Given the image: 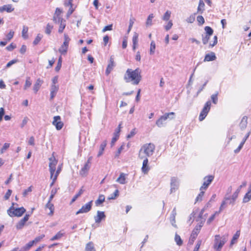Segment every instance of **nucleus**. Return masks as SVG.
<instances>
[{"instance_id": "nucleus-1", "label": "nucleus", "mask_w": 251, "mask_h": 251, "mask_svg": "<svg viewBox=\"0 0 251 251\" xmlns=\"http://www.w3.org/2000/svg\"><path fill=\"white\" fill-rule=\"evenodd\" d=\"M124 78L127 83L132 82L133 85H138L142 79L141 71L139 68L134 70L127 69Z\"/></svg>"}, {"instance_id": "nucleus-2", "label": "nucleus", "mask_w": 251, "mask_h": 251, "mask_svg": "<svg viewBox=\"0 0 251 251\" xmlns=\"http://www.w3.org/2000/svg\"><path fill=\"white\" fill-rule=\"evenodd\" d=\"M155 150V146L153 144L149 143L145 144L140 149L139 157L142 159L144 158V157L141 155V152L143 151V152L146 155V157H150L151 156Z\"/></svg>"}, {"instance_id": "nucleus-3", "label": "nucleus", "mask_w": 251, "mask_h": 251, "mask_svg": "<svg viewBox=\"0 0 251 251\" xmlns=\"http://www.w3.org/2000/svg\"><path fill=\"white\" fill-rule=\"evenodd\" d=\"M227 239L225 236L221 237L220 235H216L214 241L213 249L215 251H221Z\"/></svg>"}, {"instance_id": "nucleus-4", "label": "nucleus", "mask_w": 251, "mask_h": 251, "mask_svg": "<svg viewBox=\"0 0 251 251\" xmlns=\"http://www.w3.org/2000/svg\"><path fill=\"white\" fill-rule=\"evenodd\" d=\"M26 211L24 207L20 208H15L13 206L10 207L7 210V212L8 215L11 217H21Z\"/></svg>"}, {"instance_id": "nucleus-5", "label": "nucleus", "mask_w": 251, "mask_h": 251, "mask_svg": "<svg viewBox=\"0 0 251 251\" xmlns=\"http://www.w3.org/2000/svg\"><path fill=\"white\" fill-rule=\"evenodd\" d=\"M175 115V113L173 112L166 113L164 115L161 116L159 119H158L156 122V125L159 127H161L163 126L165 124V122L168 119H169L170 120L173 119L174 118V116Z\"/></svg>"}, {"instance_id": "nucleus-6", "label": "nucleus", "mask_w": 251, "mask_h": 251, "mask_svg": "<svg viewBox=\"0 0 251 251\" xmlns=\"http://www.w3.org/2000/svg\"><path fill=\"white\" fill-rule=\"evenodd\" d=\"M204 223V220H202L201 223H200L199 224H198L195 226V228L192 231V233L190 236V238L189 240V243L190 244H193L194 240L197 238L198 234L200 232V231L201 227L203 225Z\"/></svg>"}, {"instance_id": "nucleus-7", "label": "nucleus", "mask_w": 251, "mask_h": 251, "mask_svg": "<svg viewBox=\"0 0 251 251\" xmlns=\"http://www.w3.org/2000/svg\"><path fill=\"white\" fill-rule=\"evenodd\" d=\"M211 101L208 100L204 104V107H203L201 111L199 116V120L200 121H203L205 118L206 117L208 114L209 111L211 107Z\"/></svg>"}, {"instance_id": "nucleus-8", "label": "nucleus", "mask_w": 251, "mask_h": 251, "mask_svg": "<svg viewBox=\"0 0 251 251\" xmlns=\"http://www.w3.org/2000/svg\"><path fill=\"white\" fill-rule=\"evenodd\" d=\"M49 169L50 174V178H52L55 171L56 166L58 161L53 155L49 158Z\"/></svg>"}, {"instance_id": "nucleus-9", "label": "nucleus", "mask_w": 251, "mask_h": 251, "mask_svg": "<svg viewBox=\"0 0 251 251\" xmlns=\"http://www.w3.org/2000/svg\"><path fill=\"white\" fill-rule=\"evenodd\" d=\"M93 204V201H91L88 202L83 205L80 209H79L76 212V215L81 213H86L89 212L92 209Z\"/></svg>"}, {"instance_id": "nucleus-10", "label": "nucleus", "mask_w": 251, "mask_h": 251, "mask_svg": "<svg viewBox=\"0 0 251 251\" xmlns=\"http://www.w3.org/2000/svg\"><path fill=\"white\" fill-rule=\"evenodd\" d=\"M214 178V176L212 175H209L205 176L203 178L204 182L201 187L200 189L206 190L209 185L212 182Z\"/></svg>"}, {"instance_id": "nucleus-11", "label": "nucleus", "mask_w": 251, "mask_h": 251, "mask_svg": "<svg viewBox=\"0 0 251 251\" xmlns=\"http://www.w3.org/2000/svg\"><path fill=\"white\" fill-rule=\"evenodd\" d=\"M52 125L55 126L57 130H60L63 126V123L61 121V118L59 116H56L53 117Z\"/></svg>"}, {"instance_id": "nucleus-12", "label": "nucleus", "mask_w": 251, "mask_h": 251, "mask_svg": "<svg viewBox=\"0 0 251 251\" xmlns=\"http://www.w3.org/2000/svg\"><path fill=\"white\" fill-rule=\"evenodd\" d=\"M171 193L175 192L177 189H178L179 187V182L178 179L175 177H172L171 181Z\"/></svg>"}, {"instance_id": "nucleus-13", "label": "nucleus", "mask_w": 251, "mask_h": 251, "mask_svg": "<svg viewBox=\"0 0 251 251\" xmlns=\"http://www.w3.org/2000/svg\"><path fill=\"white\" fill-rule=\"evenodd\" d=\"M115 66V64L114 61L113 56H111L110 58L109 63L105 71L106 75H108L111 73Z\"/></svg>"}, {"instance_id": "nucleus-14", "label": "nucleus", "mask_w": 251, "mask_h": 251, "mask_svg": "<svg viewBox=\"0 0 251 251\" xmlns=\"http://www.w3.org/2000/svg\"><path fill=\"white\" fill-rule=\"evenodd\" d=\"M105 215L103 211H98L97 215L94 217V219L96 223H100L101 220L105 218Z\"/></svg>"}, {"instance_id": "nucleus-15", "label": "nucleus", "mask_w": 251, "mask_h": 251, "mask_svg": "<svg viewBox=\"0 0 251 251\" xmlns=\"http://www.w3.org/2000/svg\"><path fill=\"white\" fill-rule=\"evenodd\" d=\"M150 168L148 165V159L146 157L143 160V165L142 167V171L144 174H147Z\"/></svg>"}, {"instance_id": "nucleus-16", "label": "nucleus", "mask_w": 251, "mask_h": 251, "mask_svg": "<svg viewBox=\"0 0 251 251\" xmlns=\"http://www.w3.org/2000/svg\"><path fill=\"white\" fill-rule=\"evenodd\" d=\"M59 87L58 86L52 84L50 88V99L52 100L55 96Z\"/></svg>"}, {"instance_id": "nucleus-17", "label": "nucleus", "mask_w": 251, "mask_h": 251, "mask_svg": "<svg viewBox=\"0 0 251 251\" xmlns=\"http://www.w3.org/2000/svg\"><path fill=\"white\" fill-rule=\"evenodd\" d=\"M216 56L213 52L206 54L205 56L204 61H211L216 60Z\"/></svg>"}, {"instance_id": "nucleus-18", "label": "nucleus", "mask_w": 251, "mask_h": 251, "mask_svg": "<svg viewBox=\"0 0 251 251\" xmlns=\"http://www.w3.org/2000/svg\"><path fill=\"white\" fill-rule=\"evenodd\" d=\"M250 132H248L245 136V137L243 138L242 141L241 142L238 147L236 150H234V151L235 153H237L240 151L241 149L243 148V146L245 144V142L246 141L247 139L248 138Z\"/></svg>"}, {"instance_id": "nucleus-19", "label": "nucleus", "mask_w": 251, "mask_h": 251, "mask_svg": "<svg viewBox=\"0 0 251 251\" xmlns=\"http://www.w3.org/2000/svg\"><path fill=\"white\" fill-rule=\"evenodd\" d=\"M43 83V81L40 78L37 79L35 83L34 84L33 88L35 93H36L38 91Z\"/></svg>"}, {"instance_id": "nucleus-20", "label": "nucleus", "mask_w": 251, "mask_h": 251, "mask_svg": "<svg viewBox=\"0 0 251 251\" xmlns=\"http://www.w3.org/2000/svg\"><path fill=\"white\" fill-rule=\"evenodd\" d=\"M58 23L60 24V26L58 29L59 33H62L66 26L65 21L61 18H58Z\"/></svg>"}, {"instance_id": "nucleus-21", "label": "nucleus", "mask_w": 251, "mask_h": 251, "mask_svg": "<svg viewBox=\"0 0 251 251\" xmlns=\"http://www.w3.org/2000/svg\"><path fill=\"white\" fill-rule=\"evenodd\" d=\"M14 8H12L11 4L4 5L0 7V12H2L4 11L7 12H11L14 11Z\"/></svg>"}, {"instance_id": "nucleus-22", "label": "nucleus", "mask_w": 251, "mask_h": 251, "mask_svg": "<svg viewBox=\"0 0 251 251\" xmlns=\"http://www.w3.org/2000/svg\"><path fill=\"white\" fill-rule=\"evenodd\" d=\"M248 117L246 116H244L239 124L240 128L241 130H244L247 127V125L248 124Z\"/></svg>"}, {"instance_id": "nucleus-23", "label": "nucleus", "mask_w": 251, "mask_h": 251, "mask_svg": "<svg viewBox=\"0 0 251 251\" xmlns=\"http://www.w3.org/2000/svg\"><path fill=\"white\" fill-rule=\"evenodd\" d=\"M176 208H174L173 211H172V213L170 216V221L171 222V224L172 226L175 227H176Z\"/></svg>"}, {"instance_id": "nucleus-24", "label": "nucleus", "mask_w": 251, "mask_h": 251, "mask_svg": "<svg viewBox=\"0 0 251 251\" xmlns=\"http://www.w3.org/2000/svg\"><path fill=\"white\" fill-rule=\"evenodd\" d=\"M90 168V165H88V164H85L83 167H82L81 169L80 170V175L83 176H86Z\"/></svg>"}, {"instance_id": "nucleus-25", "label": "nucleus", "mask_w": 251, "mask_h": 251, "mask_svg": "<svg viewBox=\"0 0 251 251\" xmlns=\"http://www.w3.org/2000/svg\"><path fill=\"white\" fill-rule=\"evenodd\" d=\"M138 34L136 32H135L132 37V49L133 50H135L136 48V46L138 44Z\"/></svg>"}, {"instance_id": "nucleus-26", "label": "nucleus", "mask_w": 251, "mask_h": 251, "mask_svg": "<svg viewBox=\"0 0 251 251\" xmlns=\"http://www.w3.org/2000/svg\"><path fill=\"white\" fill-rule=\"evenodd\" d=\"M105 201V197L103 195H100L98 200L95 201V204L97 206L100 205Z\"/></svg>"}, {"instance_id": "nucleus-27", "label": "nucleus", "mask_w": 251, "mask_h": 251, "mask_svg": "<svg viewBox=\"0 0 251 251\" xmlns=\"http://www.w3.org/2000/svg\"><path fill=\"white\" fill-rule=\"evenodd\" d=\"M240 235V232L239 230L236 231L235 234L233 235L232 239L230 242V247H231L233 245H234L236 240L238 239Z\"/></svg>"}, {"instance_id": "nucleus-28", "label": "nucleus", "mask_w": 251, "mask_h": 251, "mask_svg": "<svg viewBox=\"0 0 251 251\" xmlns=\"http://www.w3.org/2000/svg\"><path fill=\"white\" fill-rule=\"evenodd\" d=\"M65 234L64 232H62V230L58 232L56 235L53 236L51 239V241L57 240L62 238Z\"/></svg>"}, {"instance_id": "nucleus-29", "label": "nucleus", "mask_w": 251, "mask_h": 251, "mask_svg": "<svg viewBox=\"0 0 251 251\" xmlns=\"http://www.w3.org/2000/svg\"><path fill=\"white\" fill-rule=\"evenodd\" d=\"M204 3L202 0H200L199 6L198 7V13L202 14L204 10Z\"/></svg>"}, {"instance_id": "nucleus-30", "label": "nucleus", "mask_w": 251, "mask_h": 251, "mask_svg": "<svg viewBox=\"0 0 251 251\" xmlns=\"http://www.w3.org/2000/svg\"><path fill=\"white\" fill-rule=\"evenodd\" d=\"M28 30V27L25 25H24L22 31V35L23 38L25 39H27L28 37V35L27 34Z\"/></svg>"}, {"instance_id": "nucleus-31", "label": "nucleus", "mask_w": 251, "mask_h": 251, "mask_svg": "<svg viewBox=\"0 0 251 251\" xmlns=\"http://www.w3.org/2000/svg\"><path fill=\"white\" fill-rule=\"evenodd\" d=\"M46 208H49L50 210V213H49V215H52L54 212V205L52 203L50 202V201H48L46 205Z\"/></svg>"}, {"instance_id": "nucleus-32", "label": "nucleus", "mask_w": 251, "mask_h": 251, "mask_svg": "<svg viewBox=\"0 0 251 251\" xmlns=\"http://www.w3.org/2000/svg\"><path fill=\"white\" fill-rule=\"evenodd\" d=\"M125 175L124 173H121L119 177L117 178L116 181L120 184H124L126 183Z\"/></svg>"}, {"instance_id": "nucleus-33", "label": "nucleus", "mask_w": 251, "mask_h": 251, "mask_svg": "<svg viewBox=\"0 0 251 251\" xmlns=\"http://www.w3.org/2000/svg\"><path fill=\"white\" fill-rule=\"evenodd\" d=\"M85 251H96L92 242H90L87 244L85 247Z\"/></svg>"}, {"instance_id": "nucleus-34", "label": "nucleus", "mask_w": 251, "mask_h": 251, "mask_svg": "<svg viewBox=\"0 0 251 251\" xmlns=\"http://www.w3.org/2000/svg\"><path fill=\"white\" fill-rule=\"evenodd\" d=\"M251 200V192L248 191L244 196L243 202L246 203L249 201Z\"/></svg>"}, {"instance_id": "nucleus-35", "label": "nucleus", "mask_w": 251, "mask_h": 251, "mask_svg": "<svg viewBox=\"0 0 251 251\" xmlns=\"http://www.w3.org/2000/svg\"><path fill=\"white\" fill-rule=\"evenodd\" d=\"M204 208H202L199 215V217H198V219L197 220V221H199V219H200V223L201 222L202 220H204V221H205V217L206 216V215H207V214H205L203 216V214L204 212Z\"/></svg>"}, {"instance_id": "nucleus-36", "label": "nucleus", "mask_w": 251, "mask_h": 251, "mask_svg": "<svg viewBox=\"0 0 251 251\" xmlns=\"http://www.w3.org/2000/svg\"><path fill=\"white\" fill-rule=\"evenodd\" d=\"M119 191L118 189L116 190L115 192L110 195L109 197L108 198V200H115L116 198L119 196Z\"/></svg>"}, {"instance_id": "nucleus-37", "label": "nucleus", "mask_w": 251, "mask_h": 251, "mask_svg": "<svg viewBox=\"0 0 251 251\" xmlns=\"http://www.w3.org/2000/svg\"><path fill=\"white\" fill-rule=\"evenodd\" d=\"M175 240L178 246H180L182 245V240H181L180 236L176 233L175 235Z\"/></svg>"}, {"instance_id": "nucleus-38", "label": "nucleus", "mask_w": 251, "mask_h": 251, "mask_svg": "<svg viewBox=\"0 0 251 251\" xmlns=\"http://www.w3.org/2000/svg\"><path fill=\"white\" fill-rule=\"evenodd\" d=\"M153 17L154 16L153 14H151L149 15L146 23L147 26H151L152 25V19Z\"/></svg>"}, {"instance_id": "nucleus-39", "label": "nucleus", "mask_w": 251, "mask_h": 251, "mask_svg": "<svg viewBox=\"0 0 251 251\" xmlns=\"http://www.w3.org/2000/svg\"><path fill=\"white\" fill-rule=\"evenodd\" d=\"M64 41L63 42V44L62 45H64V46L67 47L68 48L69 44L70 41V38L68 36V35L66 34H64Z\"/></svg>"}, {"instance_id": "nucleus-40", "label": "nucleus", "mask_w": 251, "mask_h": 251, "mask_svg": "<svg viewBox=\"0 0 251 251\" xmlns=\"http://www.w3.org/2000/svg\"><path fill=\"white\" fill-rule=\"evenodd\" d=\"M25 222L21 219L16 226V228L17 229H21L23 228L25 225Z\"/></svg>"}, {"instance_id": "nucleus-41", "label": "nucleus", "mask_w": 251, "mask_h": 251, "mask_svg": "<svg viewBox=\"0 0 251 251\" xmlns=\"http://www.w3.org/2000/svg\"><path fill=\"white\" fill-rule=\"evenodd\" d=\"M204 30L205 31L206 34L207 35L211 36L213 33V29L208 26H206L204 27Z\"/></svg>"}, {"instance_id": "nucleus-42", "label": "nucleus", "mask_w": 251, "mask_h": 251, "mask_svg": "<svg viewBox=\"0 0 251 251\" xmlns=\"http://www.w3.org/2000/svg\"><path fill=\"white\" fill-rule=\"evenodd\" d=\"M83 190L81 188L79 191V192L76 194L74 196V197L73 198L72 201H71V202L73 203L74 202H75L76 200L79 197L81 196V195L83 193Z\"/></svg>"}, {"instance_id": "nucleus-43", "label": "nucleus", "mask_w": 251, "mask_h": 251, "mask_svg": "<svg viewBox=\"0 0 251 251\" xmlns=\"http://www.w3.org/2000/svg\"><path fill=\"white\" fill-rule=\"evenodd\" d=\"M171 12L170 11L167 10L165 14H164L162 19L164 21H168L171 17Z\"/></svg>"}, {"instance_id": "nucleus-44", "label": "nucleus", "mask_w": 251, "mask_h": 251, "mask_svg": "<svg viewBox=\"0 0 251 251\" xmlns=\"http://www.w3.org/2000/svg\"><path fill=\"white\" fill-rule=\"evenodd\" d=\"M200 193H199V194L198 195V196L197 197L196 199V201H202V197L204 195V191L205 190H201V189H200Z\"/></svg>"}, {"instance_id": "nucleus-45", "label": "nucleus", "mask_w": 251, "mask_h": 251, "mask_svg": "<svg viewBox=\"0 0 251 251\" xmlns=\"http://www.w3.org/2000/svg\"><path fill=\"white\" fill-rule=\"evenodd\" d=\"M31 84L32 83H31V82L30 81V78L29 77H26V79L25 80V83L24 85V89L26 90L28 88L30 87V86L31 85Z\"/></svg>"}, {"instance_id": "nucleus-46", "label": "nucleus", "mask_w": 251, "mask_h": 251, "mask_svg": "<svg viewBox=\"0 0 251 251\" xmlns=\"http://www.w3.org/2000/svg\"><path fill=\"white\" fill-rule=\"evenodd\" d=\"M42 37H43L42 35H41L40 34H38L37 35L35 39H34V40L33 41V45H37L39 43V42L41 41Z\"/></svg>"}, {"instance_id": "nucleus-47", "label": "nucleus", "mask_w": 251, "mask_h": 251, "mask_svg": "<svg viewBox=\"0 0 251 251\" xmlns=\"http://www.w3.org/2000/svg\"><path fill=\"white\" fill-rule=\"evenodd\" d=\"M62 66V57L60 56L58 60L57 65L55 68V70L56 72H58L61 67Z\"/></svg>"}, {"instance_id": "nucleus-48", "label": "nucleus", "mask_w": 251, "mask_h": 251, "mask_svg": "<svg viewBox=\"0 0 251 251\" xmlns=\"http://www.w3.org/2000/svg\"><path fill=\"white\" fill-rule=\"evenodd\" d=\"M68 48L67 47L64 46V45H62L60 48L59 49V51L62 54H65L66 53Z\"/></svg>"}, {"instance_id": "nucleus-49", "label": "nucleus", "mask_w": 251, "mask_h": 251, "mask_svg": "<svg viewBox=\"0 0 251 251\" xmlns=\"http://www.w3.org/2000/svg\"><path fill=\"white\" fill-rule=\"evenodd\" d=\"M52 28L53 26L50 25V24H48L45 29V33L48 35H50Z\"/></svg>"}, {"instance_id": "nucleus-50", "label": "nucleus", "mask_w": 251, "mask_h": 251, "mask_svg": "<svg viewBox=\"0 0 251 251\" xmlns=\"http://www.w3.org/2000/svg\"><path fill=\"white\" fill-rule=\"evenodd\" d=\"M218 92H217L215 94L211 95V98L212 100V102L214 104H217L218 102Z\"/></svg>"}, {"instance_id": "nucleus-51", "label": "nucleus", "mask_w": 251, "mask_h": 251, "mask_svg": "<svg viewBox=\"0 0 251 251\" xmlns=\"http://www.w3.org/2000/svg\"><path fill=\"white\" fill-rule=\"evenodd\" d=\"M155 49V42L152 41L151 42V47H150V53L151 54H153L154 53Z\"/></svg>"}, {"instance_id": "nucleus-52", "label": "nucleus", "mask_w": 251, "mask_h": 251, "mask_svg": "<svg viewBox=\"0 0 251 251\" xmlns=\"http://www.w3.org/2000/svg\"><path fill=\"white\" fill-rule=\"evenodd\" d=\"M196 14V13H194V14L190 15L186 19V22L188 23H193L195 21Z\"/></svg>"}, {"instance_id": "nucleus-53", "label": "nucleus", "mask_w": 251, "mask_h": 251, "mask_svg": "<svg viewBox=\"0 0 251 251\" xmlns=\"http://www.w3.org/2000/svg\"><path fill=\"white\" fill-rule=\"evenodd\" d=\"M197 22L199 23V25H201L204 23V18L201 15L198 16L197 17Z\"/></svg>"}, {"instance_id": "nucleus-54", "label": "nucleus", "mask_w": 251, "mask_h": 251, "mask_svg": "<svg viewBox=\"0 0 251 251\" xmlns=\"http://www.w3.org/2000/svg\"><path fill=\"white\" fill-rule=\"evenodd\" d=\"M210 37V36L207 35H205V36L202 35V41L204 45H206L208 43Z\"/></svg>"}, {"instance_id": "nucleus-55", "label": "nucleus", "mask_w": 251, "mask_h": 251, "mask_svg": "<svg viewBox=\"0 0 251 251\" xmlns=\"http://www.w3.org/2000/svg\"><path fill=\"white\" fill-rule=\"evenodd\" d=\"M9 146H10L9 143H4L2 148L0 150V153L1 154L3 153L4 151L5 150H6L8 148H9Z\"/></svg>"}, {"instance_id": "nucleus-56", "label": "nucleus", "mask_w": 251, "mask_h": 251, "mask_svg": "<svg viewBox=\"0 0 251 251\" xmlns=\"http://www.w3.org/2000/svg\"><path fill=\"white\" fill-rule=\"evenodd\" d=\"M18 62V59H13L7 63V64H6V68H9L12 65Z\"/></svg>"}, {"instance_id": "nucleus-57", "label": "nucleus", "mask_w": 251, "mask_h": 251, "mask_svg": "<svg viewBox=\"0 0 251 251\" xmlns=\"http://www.w3.org/2000/svg\"><path fill=\"white\" fill-rule=\"evenodd\" d=\"M32 191V186L29 187L27 189L25 190L23 193V197H26L29 192Z\"/></svg>"}, {"instance_id": "nucleus-58", "label": "nucleus", "mask_w": 251, "mask_h": 251, "mask_svg": "<svg viewBox=\"0 0 251 251\" xmlns=\"http://www.w3.org/2000/svg\"><path fill=\"white\" fill-rule=\"evenodd\" d=\"M34 244V242L32 241H30L27 244H26L25 246H24L27 251H28Z\"/></svg>"}, {"instance_id": "nucleus-59", "label": "nucleus", "mask_w": 251, "mask_h": 251, "mask_svg": "<svg viewBox=\"0 0 251 251\" xmlns=\"http://www.w3.org/2000/svg\"><path fill=\"white\" fill-rule=\"evenodd\" d=\"M14 32L12 30H10L9 33L6 35V38L8 41H10L13 37Z\"/></svg>"}, {"instance_id": "nucleus-60", "label": "nucleus", "mask_w": 251, "mask_h": 251, "mask_svg": "<svg viewBox=\"0 0 251 251\" xmlns=\"http://www.w3.org/2000/svg\"><path fill=\"white\" fill-rule=\"evenodd\" d=\"M112 27H113V25L112 24L106 25V26H105L103 28L102 32H105L106 31H108V30H112Z\"/></svg>"}, {"instance_id": "nucleus-61", "label": "nucleus", "mask_w": 251, "mask_h": 251, "mask_svg": "<svg viewBox=\"0 0 251 251\" xmlns=\"http://www.w3.org/2000/svg\"><path fill=\"white\" fill-rule=\"evenodd\" d=\"M16 47L15 45H14L13 43H11L9 46H7L6 49L8 51H12Z\"/></svg>"}, {"instance_id": "nucleus-62", "label": "nucleus", "mask_w": 251, "mask_h": 251, "mask_svg": "<svg viewBox=\"0 0 251 251\" xmlns=\"http://www.w3.org/2000/svg\"><path fill=\"white\" fill-rule=\"evenodd\" d=\"M173 23H172V21H169V22L168 23L167 25H166L165 26V29L168 31L169 30V29H170L172 26H173Z\"/></svg>"}, {"instance_id": "nucleus-63", "label": "nucleus", "mask_w": 251, "mask_h": 251, "mask_svg": "<svg viewBox=\"0 0 251 251\" xmlns=\"http://www.w3.org/2000/svg\"><path fill=\"white\" fill-rule=\"evenodd\" d=\"M201 244V240L198 241L193 251H199Z\"/></svg>"}, {"instance_id": "nucleus-64", "label": "nucleus", "mask_w": 251, "mask_h": 251, "mask_svg": "<svg viewBox=\"0 0 251 251\" xmlns=\"http://www.w3.org/2000/svg\"><path fill=\"white\" fill-rule=\"evenodd\" d=\"M11 193H12V190L10 189H8L4 197V199L6 200L9 199L10 196L11 195Z\"/></svg>"}]
</instances>
